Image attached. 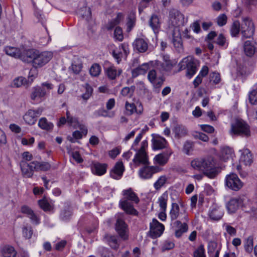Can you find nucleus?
Segmentation results:
<instances>
[{"label":"nucleus","mask_w":257,"mask_h":257,"mask_svg":"<svg viewBox=\"0 0 257 257\" xmlns=\"http://www.w3.org/2000/svg\"><path fill=\"white\" fill-rule=\"evenodd\" d=\"M53 57V53L50 51L41 53L34 49H29L26 51V56L22 57L23 62L32 63L35 68L41 67L48 63Z\"/></svg>","instance_id":"1"},{"label":"nucleus","mask_w":257,"mask_h":257,"mask_svg":"<svg viewBox=\"0 0 257 257\" xmlns=\"http://www.w3.org/2000/svg\"><path fill=\"white\" fill-rule=\"evenodd\" d=\"M240 31L243 38H249L252 37L254 32V27L251 20L248 18H243V23L241 26L239 21H234L230 29L231 36H237Z\"/></svg>","instance_id":"2"},{"label":"nucleus","mask_w":257,"mask_h":257,"mask_svg":"<svg viewBox=\"0 0 257 257\" xmlns=\"http://www.w3.org/2000/svg\"><path fill=\"white\" fill-rule=\"evenodd\" d=\"M229 133L231 136L248 137L250 136V127L243 120L236 119L231 123Z\"/></svg>","instance_id":"3"},{"label":"nucleus","mask_w":257,"mask_h":257,"mask_svg":"<svg viewBox=\"0 0 257 257\" xmlns=\"http://www.w3.org/2000/svg\"><path fill=\"white\" fill-rule=\"evenodd\" d=\"M244 199L241 197H235L231 198L226 205L228 212L230 213H234L240 207H242L243 209L247 212L252 213L253 214H257V209L256 207L249 206L243 204ZM250 201H248V205L250 206Z\"/></svg>","instance_id":"4"},{"label":"nucleus","mask_w":257,"mask_h":257,"mask_svg":"<svg viewBox=\"0 0 257 257\" xmlns=\"http://www.w3.org/2000/svg\"><path fill=\"white\" fill-rule=\"evenodd\" d=\"M198 65L199 62L197 60L191 56H189L183 58L179 62L178 71L186 69V76L188 78H191L196 73Z\"/></svg>","instance_id":"5"},{"label":"nucleus","mask_w":257,"mask_h":257,"mask_svg":"<svg viewBox=\"0 0 257 257\" xmlns=\"http://www.w3.org/2000/svg\"><path fill=\"white\" fill-rule=\"evenodd\" d=\"M116 220L115 229L119 237L123 240H126L128 238V227L124 220L123 213H118L116 215Z\"/></svg>","instance_id":"6"},{"label":"nucleus","mask_w":257,"mask_h":257,"mask_svg":"<svg viewBox=\"0 0 257 257\" xmlns=\"http://www.w3.org/2000/svg\"><path fill=\"white\" fill-rule=\"evenodd\" d=\"M202 171L204 174L210 178H214L218 173L215 160L212 157L203 158Z\"/></svg>","instance_id":"7"},{"label":"nucleus","mask_w":257,"mask_h":257,"mask_svg":"<svg viewBox=\"0 0 257 257\" xmlns=\"http://www.w3.org/2000/svg\"><path fill=\"white\" fill-rule=\"evenodd\" d=\"M147 147L148 142L146 140H144L141 143V148L136 151L137 153L133 160V162L137 166L141 164L147 165L149 164L148 156L146 151Z\"/></svg>","instance_id":"8"},{"label":"nucleus","mask_w":257,"mask_h":257,"mask_svg":"<svg viewBox=\"0 0 257 257\" xmlns=\"http://www.w3.org/2000/svg\"><path fill=\"white\" fill-rule=\"evenodd\" d=\"M184 23V16L179 11L174 9L170 10L169 15L170 26L177 28L183 26Z\"/></svg>","instance_id":"9"},{"label":"nucleus","mask_w":257,"mask_h":257,"mask_svg":"<svg viewBox=\"0 0 257 257\" xmlns=\"http://www.w3.org/2000/svg\"><path fill=\"white\" fill-rule=\"evenodd\" d=\"M171 206L169 215L172 222L176 220L188 221V214L185 210L180 211L179 205L176 203H172Z\"/></svg>","instance_id":"10"},{"label":"nucleus","mask_w":257,"mask_h":257,"mask_svg":"<svg viewBox=\"0 0 257 257\" xmlns=\"http://www.w3.org/2000/svg\"><path fill=\"white\" fill-rule=\"evenodd\" d=\"M225 184L228 188L236 191L240 189L243 186L242 182L237 175L234 173L226 176Z\"/></svg>","instance_id":"11"},{"label":"nucleus","mask_w":257,"mask_h":257,"mask_svg":"<svg viewBox=\"0 0 257 257\" xmlns=\"http://www.w3.org/2000/svg\"><path fill=\"white\" fill-rule=\"evenodd\" d=\"M43 111V108L39 107L36 109H29L24 115L23 119L25 121L30 124L35 123L37 118L40 116Z\"/></svg>","instance_id":"12"},{"label":"nucleus","mask_w":257,"mask_h":257,"mask_svg":"<svg viewBox=\"0 0 257 257\" xmlns=\"http://www.w3.org/2000/svg\"><path fill=\"white\" fill-rule=\"evenodd\" d=\"M165 229L164 225L160 223L156 219L154 218L150 223V236L153 238L160 236Z\"/></svg>","instance_id":"13"},{"label":"nucleus","mask_w":257,"mask_h":257,"mask_svg":"<svg viewBox=\"0 0 257 257\" xmlns=\"http://www.w3.org/2000/svg\"><path fill=\"white\" fill-rule=\"evenodd\" d=\"M161 169L158 166H145L139 171V175L143 179H148L152 178L153 174L159 172Z\"/></svg>","instance_id":"14"},{"label":"nucleus","mask_w":257,"mask_h":257,"mask_svg":"<svg viewBox=\"0 0 257 257\" xmlns=\"http://www.w3.org/2000/svg\"><path fill=\"white\" fill-rule=\"evenodd\" d=\"M187 222L184 221L182 223V220H176L171 222V225L175 231V235L177 238L180 237L184 233L187 232L188 226Z\"/></svg>","instance_id":"15"},{"label":"nucleus","mask_w":257,"mask_h":257,"mask_svg":"<svg viewBox=\"0 0 257 257\" xmlns=\"http://www.w3.org/2000/svg\"><path fill=\"white\" fill-rule=\"evenodd\" d=\"M121 50L123 51L124 55L126 57L130 53L128 45L127 43H122L119 46L118 49H116L112 51V56L117 64H119L123 57Z\"/></svg>","instance_id":"16"},{"label":"nucleus","mask_w":257,"mask_h":257,"mask_svg":"<svg viewBox=\"0 0 257 257\" xmlns=\"http://www.w3.org/2000/svg\"><path fill=\"white\" fill-rule=\"evenodd\" d=\"M21 171L22 175L24 177L26 178H31L33 175L35 163L34 161L30 163L29 164L24 160H22L20 163Z\"/></svg>","instance_id":"17"},{"label":"nucleus","mask_w":257,"mask_h":257,"mask_svg":"<svg viewBox=\"0 0 257 257\" xmlns=\"http://www.w3.org/2000/svg\"><path fill=\"white\" fill-rule=\"evenodd\" d=\"M119 206L126 214L137 216L138 211L134 208L133 202L127 201V200H120L119 202Z\"/></svg>","instance_id":"18"},{"label":"nucleus","mask_w":257,"mask_h":257,"mask_svg":"<svg viewBox=\"0 0 257 257\" xmlns=\"http://www.w3.org/2000/svg\"><path fill=\"white\" fill-rule=\"evenodd\" d=\"M148 78L155 88H160L164 81L162 77H157V72L155 69L149 71Z\"/></svg>","instance_id":"19"},{"label":"nucleus","mask_w":257,"mask_h":257,"mask_svg":"<svg viewBox=\"0 0 257 257\" xmlns=\"http://www.w3.org/2000/svg\"><path fill=\"white\" fill-rule=\"evenodd\" d=\"M134 49L140 53L146 52L148 49V40L142 38H137L133 44Z\"/></svg>","instance_id":"20"},{"label":"nucleus","mask_w":257,"mask_h":257,"mask_svg":"<svg viewBox=\"0 0 257 257\" xmlns=\"http://www.w3.org/2000/svg\"><path fill=\"white\" fill-rule=\"evenodd\" d=\"M124 171V167L121 161L116 163L110 172V176L114 179H119Z\"/></svg>","instance_id":"21"},{"label":"nucleus","mask_w":257,"mask_h":257,"mask_svg":"<svg viewBox=\"0 0 257 257\" xmlns=\"http://www.w3.org/2000/svg\"><path fill=\"white\" fill-rule=\"evenodd\" d=\"M5 51L8 55L14 58H18L23 61L22 57L26 56L27 50L21 52L20 50L17 48L7 46L5 48Z\"/></svg>","instance_id":"22"},{"label":"nucleus","mask_w":257,"mask_h":257,"mask_svg":"<svg viewBox=\"0 0 257 257\" xmlns=\"http://www.w3.org/2000/svg\"><path fill=\"white\" fill-rule=\"evenodd\" d=\"M46 94V90L44 88L40 86H36L32 88L30 97L31 99L34 101L40 100Z\"/></svg>","instance_id":"23"},{"label":"nucleus","mask_w":257,"mask_h":257,"mask_svg":"<svg viewBox=\"0 0 257 257\" xmlns=\"http://www.w3.org/2000/svg\"><path fill=\"white\" fill-rule=\"evenodd\" d=\"M223 215L222 209L215 205H212L208 211V216L212 220H219Z\"/></svg>","instance_id":"24"},{"label":"nucleus","mask_w":257,"mask_h":257,"mask_svg":"<svg viewBox=\"0 0 257 257\" xmlns=\"http://www.w3.org/2000/svg\"><path fill=\"white\" fill-rule=\"evenodd\" d=\"M104 72L109 79L114 80L121 74L122 70L117 69L114 66L111 65L104 67Z\"/></svg>","instance_id":"25"},{"label":"nucleus","mask_w":257,"mask_h":257,"mask_svg":"<svg viewBox=\"0 0 257 257\" xmlns=\"http://www.w3.org/2000/svg\"><path fill=\"white\" fill-rule=\"evenodd\" d=\"M21 211L23 213L27 215L33 224L38 225L40 223V218L34 213L32 209L28 206H22L21 208Z\"/></svg>","instance_id":"26"},{"label":"nucleus","mask_w":257,"mask_h":257,"mask_svg":"<svg viewBox=\"0 0 257 257\" xmlns=\"http://www.w3.org/2000/svg\"><path fill=\"white\" fill-rule=\"evenodd\" d=\"M17 251L14 247L10 245H4L0 246V256L16 257Z\"/></svg>","instance_id":"27"},{"label":"nucleus","mask_w":257,"mask_h":257,"mask_svg":"<svg viewBox=\"0 0 257 257\" xmlns=\"http://www.w3.org/2000/svg\"><path fill=\"white\" fill-rule=\"evenodd\" d=\"M122 195L124 196V199L122 200H127V201L134 202L136 204H138L140 202V199L137 194L131 188L123 190Z\"/></svg>","instance_id":"28"},{"label":"nucleus","mask_w":257,"mask_h":257,"mask_svg":"<svg viewBox=\"0 0 257 257\" xmlns=\"http://www.w3.org/2000/svg\"><path fill=\"white\" fill-rule=\"evenodd\" d=\"M107 167V165L106 164L95 162L91 165V171L93 174L97 176H101L106 173Z\"/></svg>","instance_id":"29"},{"label":"nucleus","mask_w":257,"mask_h":257,"mask_svg":"<svg viewBox=\"0 0 257 257\" xmlns=\"http://www.w3.org/2000/svg\"><path fill=\"white\" fill-rule=\"evenodd\" d=\"M104 240L112 249H117L119 246L117 237L115 235L105 234L103 237Z\"/></svg>","instance_id":"30"},{"label":"nucleus","mask_w":257,"mask_h":257,"mask_svg":"<svg viewBox=\"0 0 257 257\" xmlns=\"http://www.w3.org/2000/svg\"><path fill=\"white\" fill-rule=\"evenodd\" d=\"M149 69V64L147 63H143L132 70V77L135 78L139 75H144Z\"/></svg>","instance_id":"31"},{"label":"nucleus","mask_w":257,"mask_h":257,"mask_svg":"<svg viewBox=\"0 0 257 257\" xmlns=\"http://www.w3.org/2000/svg\"><path fill=\"white\" fill-rule=\"evenodd\" d=\"M67 123L69 126H71L74 128H80L81 130H82V132L85 135L87 134V128L84 125L81 124L76 117L73 116L69 117V119H67Z\"/></svg>","instance_id":"32"},{"label":"nucleus","mask_w":257,"mask_h":257,"mask_svg":"<svg viewBox=\"0 0 257 257\" xmlns=\"http://www.w3.org/2000/svg\"><path fill=\"white\" fill-rule=\"evenodd\" d=\"M168 142L163 137H159L152 140L153 149L160 150L167 147Z\"/></svg>","instance_id":"33"},{"label":"nucleus","mask_w":257,"mask_h":257,"mask_svg":"<svg viewBox=\"0 0 257 257\" xmlns=\"http://www.w3.org/2000/svg\"><path fill=\"white\" fill-rule=\"evenodd\" d=\"M240 151L241 152L240 161L245 165H250L253 162L250 151L247 149H244Z\"/></svg>","instance_id":"34"},{"label":"nucleus","mask_w":257,"mask_h":257,"mask_svg":"<svg viewBox=\"0 0 257 257\" xmlns=\"http://www.w3.org/2000/svg\"><path fill=\"white\" fill-rule=\"evenodd\" d=\"M243 49L245 55L248 57L253 56L256 50L254 43L249 40L246 41L244 42Z\"/></svg>","instance_id":"35"},{"label":"nucleus","mask_w":257,"mask_h":257,"mask_svg":"<svg viewBox=\"0 0 257 257\" xmlns=\"http://www.w3.org/2000/svg\"><path fill=\"white\" fill-rule=\"evenodd\" d=\"M175 33L173 34V44L176 51L178 53H182L183 51V46L182 40L180 34L175 36Z\"/></svg>","instance_id":"36"},{"label":"nucleus","mask_w":257,"mask_h":257,"mask_svg":"<svg viewBox=\"0 0 257 257\" xmlns=\"http://www.w3.org/2000/svg\"><path fill=\"white\" fill-rule=\"evenodd\" d=\"M149 25L154 31V33H158L161 26L160 19L158 16L156 15H153L150 19Z\"/></svg>","instance_id":"37"},{"label":"nucleus","mask_w":257,"mask_h":257,"mask_svg":"<svg viewBox=\"0 0 257 257\" xmlns=\"http://www.w3.org/2000/svg\"><path fill=\"white\" fill-rule=\"evenodd\" d=\"M175 137L180 139L187 135L188 130L182 125H177L173 129Z\"/></svg>","instance_id":"38"},{"label":"nucleus","mask_w":257,"mask_h":257,"mask_svg":"<svg viewBox=\"0 0 257 257\" xmlns=\"http://www.w3.org/2000/svg\"><path fill=\"white\" fill-rule=\"evenodd\" d=\"M136 22V13L134 11L129 12L127 17V31H131L134 27Z\"/></svg>","instance_id":"39"},{"label":"nucleus","mask_w":257,"mask_h":257,"mask_svg":"<svg viewBox=\"0 0 257 257\" xmlns=\"http://www.w3.org/2000/svg\"><path fill=\"white\" fill-rule=\"evenodd\" d=\"M38 126L42 130L49 131L53 129L54 125L52 122L48 121L46 117H42L39 121Z\"/></svg>","instance_id":"40"},{"label":"nucleus","mask_w":257,"mask_h":257,"mask_svg":"<svg viewBox=\"0 0 257 257\" xmlns=\"http://www.w3.org/2000/svg\"><path fill=\"white\" fill-rule=\"evenodd\" d=\"M232 150L228 147H223L221 150L220 158L223 161H227L232 157Z\"/></svg>","instance_id":"41"},{"label":"nucleus","mask_w":257,"mask_h":257,"mask_svg":"<svg viewBox=\"0 0 257 257\" xmlns=\"http://www.w3.org/2000/svg\"><path fill=\"white\" fill-rule=\"evenodd\" d=\"M176 64L177 61L175 60L169 62L161 63L160 65V69L163 71L170 72Z\"/></svg>","instance_id":"42"},{"label":"nucleus","mask_w":257,"mask_h":257,"mask_svg":"<svg viewBox=\"0 0 257 257\" xmlns=\"http://www.w3.org/2000/svg\"><path fill=\"white\" fill-rule=\"evenodd\" d=\"M114 115V113L113 112H109L107 110H105L104 108H100L96 111H95L93 113V116L95 117H97L99 116L103 117H112Z\"/></svg>","instance_id":"43"},{"label":"nucleus","mask_w":257,"mask_h":257,"mask_svg":"<svg viewBox=\"0 0 257 257\" xmlns=\"http://www.w3.org/2000/svg\"><path fill=\"white\" fill-rule=\"evenodd\" d=\"M35 167L34 169L36 171H48L50 169L51 165L47 162L40 163L37 161H34Z\"/></svg>","instance_id":"44"},{"label":"nucleus","mask_w":257,"mask_h":257,"mask_svg":"<svg viewBox=\"0 0 257 257\" xmlns=\"http://www.w3.org/2000/svg\"><path fill=\"white\" fill-rule=\"evenodd\" d=\"M169 157L163 154H159L156 155L154 158V162L155 164H159L160 166L165 165L168 160Z\"/></svg>","instance_id":"45"},{"label":"nucleus","mask_w":257,"mask_h":257,"mask_svg":"<svg viewBox=\"0 0 257 257\" xmlns=\"http://www.w3.org/2000/svg\"><path fill=\"white\" fill-rule=\"evenodd\" d=\"M253 246V239L252 236H249L244 241V248L247 253H251Z\"/></svg>","instance_id":"46"},{"label":"nucleus","mask_w":257,"mask_h":257,"mask_svg":"<svg viewBox=\"0 0 257 257\" xmlns=\"http://www.w3.org/2000/svg\"><path fill=\"white\" fill-rule=\"evenodd\" d=\"M167 180L168 178L166 176H160L154 184L155 189L156 190H160L166 183Z\"/></svg>","instance_id":"47"},{"label":"nucleus","mask_w":257,"mask_h":257,"mask_svg":"<svg viewBox=\"0 0 257 257\" xmlns=\"http://www.w3.org/2000/svg\"><path fill=\"white\" fill-rule=\"evenodd\" d=\"M168 195L165 193L163 194L158 199V202L161 210L166 211Z\"/></svg>","instance_id":"48"},{"label":"nucleus","mask_w":257,"mask_h":257,"mask_svg":"<svg viewBox=\"0 0 257 257\" xmlns=\"http://www.w3.org/2000/svg\"><path fill=\"white\" fill-rule=\"evenodd\" d=\"M203 163V158H197L191 161V165L195 170L202 171Z\"/></svg>","instance_id":"49"},{"label":"nucleus","mask_w":257,"mask_h":257,"mask_svg":"<svg viewBox=\"0 0 257 257\" xmlns=\"http://www.w3.org/2000/svg\"><path fill=\"white\" fill-rule=\"evenodd\" d=\"M84 87L85 88V92L81 95V98L85 100H87L91 96L93 92V88L87 83L85 84Z\"/></svg>","instance_id":"50"},{"label":"nucleus","mask_w":257,"mask_h":257,"mask_svg":"<svg viewBox=\"0 0 257 257\" xmlns=\"http://www.w3.org/2000/svg\"><path fill=\"white\" fill-rule=\"evenodd\" d=\"M98 252L101 257H114L112 252L108 248L103 246L99 247Z\"/></svg>","instance_id":"51"},{"label":"nucleus","mask_w":257,"mask_h":257,"mask_svg":"<svg viewBox=\"0 0 257 257\" xmlns=\"http://www.w3.org/2000/svg\"><path fill=\"white\" fill-rule=\"evenodd\" d=\"M38 203L40 208L44 211H51L53 209L52 206L45 199L40 200Z\"/></svg>","instance_id":"52"},{"label":"nucleus","mask_w":257,"mask_h":257,"mask_svg":"<svg viewBox=\"0 0 257 257\" xmlns=\"http://www.w3.org/2000/svg\"><path fill=\"white\" fill-rule=\"evenodd\" d=\"M101 72V67L98 64L95 63L93 64L90 69L89 73L92 76L97 77L98 76Z\"/></svg>","instance_id":"53"},{"label":"nucleus","mask_w":257,"mask_h":257,"mask_svg":"<svg viewBox=\"0 0 257 257\" xmlns=\"http://www.w3.org/2000/svg\"><path fill=\"white\" fill-rule=\"evenodd\" d=\"M33 230L31 226H25L22 228V234L26 239H30L32 237Z\"/></svg>","instance_id":"54"},{"label":"nucleus","mask_w":257,"mask_h":257,"mask_svg":"<svg viewBox=\"0 0 257 257\" xmlns=\"http://www.w3.org/2000/svg\"><path fill=\"white\" fill-rule=\"evenodd\" d=\"M223 229L225 230L230 236H235L236 235V229L230 225L229 223H224L222 225Z\"/></svg>","instance_id":"55"},{"label":"nucleus","mask_w":257,"mask_h":257,"mask_svg":"<svg viewBox=\"0 0 257 257\" xmlns=\"http://www.w3.org/2000/svg\"><path fill=\"white\" fill-rule=\"evenodd\" d=\"M27 82V79L23 77H19L15 78L12 83L14 87H20Z\"/></svg>","instance_id":"56"},{"label":"nucleus","mask_w":257,"mask_h":257,"mask_svg":"<svg viewBox=\"0 0 257 257\" xmlns=\"http://www.w3.org/2000/svg\"><path fill=\"white\" fill-rule=\"evenodd\" d=\"M205 250L202 244L199 245L194 251L193 257H206Z\"/></svg>","instance_id":"57"},{"label":"nucleus","mask_w":257,"mask_h":257,"mask_svg":"<svg viewBox=\"0 0 257 257\" xmlns=\"http://www.w3.org/2000/svg\"><path fill=\"white\" fill-rule=\"evenodd\" d=\"M215 43L219 46L226 48L228 43L226 42L225 37L222 34H220L215 40Z\"/></svg>","instance_id":"58"},{"label":"nucleus","mask_w":257,"mask_h":257,"mask_svg":"<svg viewBox=\"0 0 257 257\" xmlns=\"http://www.w3.org/2000/svg\"><path fill=\"white\" fill-rule=\"evenodd\" d=\"M249 102L252 105L257 104V89H253L248 94Z\"/></svg>","instance_id":"59"},{"label":"nucleus","mask_w":257,"mask_h":257,"mask_svg":"<svg viewBox=\"0 0 257 257\" xmlns=\"http://www.w3.org/2000/svg\"><path fill=\"white\" fill-rule=\"evenodd\" d=\"M210 79L213 84H218L221 81L220 75L217 72H213L210 74Z\"/></svg>","instance_id":"60"},{"label":"nucleus","mask_w":257,"mask_h":257,"mask_svg":"<svg viewBox=\"0 0 257 257\" xmlns=\"http://www.w3.org/2000/svg\"><path fill=\"white\" fill-rule=\"evenodd\" d=\"M125 107L129 115H132L134 112H136V106L134 103H131L128 101H126Z\"/></svg>","instance_id":"61"},{"label":"nucleus","mask_w":257,"mask_h":257,"mask_svg":"<svg viewBox=\"0 0 257 257\" xmlns=\"http://www.w3.org/2000/svg\"><path fill=\"white\" fill-rule=\"evenodd\" d=\"M114 36L115 39L119 41H122L123 39L122 30L119 27L115 28L114 32Z\"/></svg>","instance_id":"62"},{"label":"nucleus","mask_w":257,"mask_h":257,"mask_svg":"<svg viewBox=\"0 0 257 257\" xmlns=\"http://www.w3.org/2000/svg\"><path fill=\"white\" fill-rule=\"evenodd\" d=\"M227 20V18L225 14L219 15L216 19L217 25L220 27L225 25L226 24Z\"/></svg>","instance_id":"63"},{"label":"nucleus","mask_w":257,"mask_h":257,"mask_svg":"<svg viewBox=\"0 0 257 257\" xmlns=\"http://www.w3.org/2000/svg\"><path fill=\"white\" fill-rule=\"evenodd\" d=\"M135 89V86H132L130 87H124L122 89L121 91V94L124 96H127L129 94L131 95L134 93Z\"/></svg>","instance_id":"64"}]
</instances>
